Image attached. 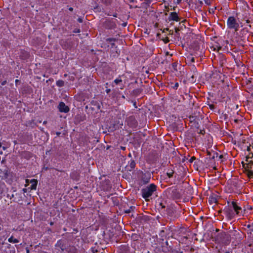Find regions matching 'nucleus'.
I'll list each match as a JSON object with an SVG mask.
<instances>
[{"label": "nucleus", "instance_id": "7", "mask_svg": "<svg viewBox=\"0 0 253 253\" xmlns=\"http://www.w3.org/2000/svg\"><path fill=\"white\" fill-rule=\"evenodd\" d=\"M219 237L220 238H224V239H227L226 241H223V240H222V242L225 245H227L229 244L230 243V240L228 239V236H227V234H226L225 233H220L219 234Z\"/></svg>", "mask_w": 253, "mask_h": 253}, {"label": "nucleus", "instance_id": "16", "mask_svg": "<svg viewBox=\"0 0 253 253\" xmlns=\"http://www.w3.org/2000/svg\"><path fill=\"white\" fill-rule=\"evenodd\" d=\"M248 175L249 177L253 178V170H249L248 171Z\"/></svg>", "mask_w": 253, "mask_h": 253}, {"label": "nucleus", "instance_id": "25", "mask_svg": "<svg viewBox=\"0 0 253 253\" xmlns=\"http://www.w3.org/2000/svg\"><path fill=\"white\" fill-rule=\"evenodd\" d=\"M195 158L194 157H192L190 159V162H192L193 160H195Z\"/></svg>", "mask_w": 253, "mask_h": 253}, {"label": "nucleus", "instance_id": "3", "mask_svg": "<svg viewBox=\"0 0 253 253\" xmlns=\"http://www.w3.org/2000/svg\"><path fill=\"white\" fill-rule=\"evenodd\" d=\"M168 219L170 221H174L178 217V215L176 211L173 210H169L168 212Z\"/></svg>", "mask_w": 253, "mask_h": 253}, {"label": "nucleus", "instance_id": "35", "mask_svg": "<svg viewBox=\"0 0 253 253\" xmlns=\"http://www.w3.org/2000/svg\"><path fill=\"white\" fill-rule=\"evenodd\" d=\"M236 232H237V231H235V230L233 231H230V233H236Z\"/></svg>", "mask_w": 253, "mask_h": 253}, {"label": "nucleus", "instance_id": "4", "mask_svg": "<svg viewBox=\"0 0 253 253\" xmlns=\"http://www.w3.org/2000/svg\"><path fill=\"white\" fill-rule=\"evenodd\" d=\"M58 108L61 112L67 113L69 111V107L63 102H60Z\"/></svg>", "mask_w": 253, "mask_h": 253}, {"label": "nucleus", "instance_id": "26", "mask_svg": "<svg viewBox=\"0 0 253 253\" xmlns=\"http://www.w3.org/2000/svg\"><path fill=\"white\" fill-rule=\"evenodd\" d=\"M6 81H3V82L1 83V85H5V84H6Z\"/></svg>", "mask_w": 253, "mask_h": 253}, {"label": "nucleus", "instance_id": "15", "mask_svg": "<svg viewBox=\"0 0 253 253\" xmlns=\"http://www.w3.org/2000/svg\"><path fill=\"white\" fill-rule=\"evenodd\" d=\"M234 213L231 212V211H227V215L229 217H232L233 216Z\"/></svg>", "mask_w": 253, "mask_h": 253}, {"label": "nucleus", "instance_id": "8", "mask_svg": "<svg viewBox=\"0 0 253 253\" xmlns=\"http://www.w3.org/2000/svg\"><path fill=\"white\" fill-rule=\"evenodd\" d=\"M219 253H232V251L231 249H227L225 246H222L218 250Z\"/></svg>", "mask_w": 253, "mask_h": 253}, {"label": "nucleus", "instance_id": "13", "mask_svg": "<svg viewBox=\"0 0 253 253\" xmlns=\"http://www.w3.org/2000/svg\"><path fill=\"white\" fill-rule=\"evenodd\" d=\"M173 172V170H171L169 172H168L167 173V175L169 176V178H170L172 176Z\"/></svg>", "mask_w": 253, "mask_h": 253}, {"label": "nucleus", "instance_id": "34", "mask_svg": "<svg viewBox=\"0 0 253 253\" xmlns=\"http://www.w3.org/2000/svg\"><path fill=\"white\" fill-rule=\"evenodd\" d=\"M69 10L70 11H72L73 10V8L72 7H70V8H69Z\"/></svg>", "mask_w": 253, "mask_h": 253}, {"label": "nucleus", "instance_id": "43", "mask_svg": "<svg viewBox=\"0 0 253 253\" xmlns=\"http://www.w3.org/2000/svg\"><path fill=\"white\" fill-rule=\"evenodd\" d=\"M247 150H248V151H250V150H251V149H250V148L248 147Z\"/></svg>", "mask_w": 253, "mask_h": 253}, {"label": "nucleus", "instance_id": "28", "mask_svg": "<svg viewBox=\"0 0 253 253\" xmlns=\"http://www.w3.org/2000/svg\"><path fill=\"white\" fill-rule=\"evenodd\" d=\"M78 21L80 23L82 22V20L81 18H78Z\"/></svg>", "mask_w": 253, "mask_h": 253}, {"label": "nucleus", "instance_id": "41", "mask_svg": "<svg viewBox=\"0 0 253 253\" xmlns=\"http://www.w3.org/2000/svg\"><path fill=\"white\" fill-rule=\"evenodd\" d=\"M27 253H29V250L28 249L26 250Z\"/></svg>", "mask_w": 253, "mask_h": 253}, {"label": "nucleus", "instance_id": "46", "mask_svg": "<svg viewBox=\"0 0 253 253\" xmlns=\"http://www.w3.org/2000/svg\"><path fill=\"white\" fill-rule=\"evenodd\" d=\"M122 98H125V96L124 95H122Z\"/></svg>", "mask_w": 253, "mask_h": 253}, {"label": "nucleus", "instance_id": "38", "mask_svg": "<svg viewBox=\"0 0 253 253\" xmlns=\"http://www.w3.org/2000/svg\"><path fill=\"white\" fill-rule=\"evenodd\" d=\"M26 190H27L26 189H23V191L24 192H26Z\"/></svg>", "mask_w": 253, "mask_h": 253}, {"label": "nucleus", "instance_id": "50", "mask_svg": "<svg viewBox=\"0 0 253 253\" xmlns=\"http://www.w3.org/2000/svg\"><path fill=\"white\" fill-rule=\"evenodd\" d=\"M1 147V143L0 142V147Z\"/></svg>", "mask_w": 253, "mask_h": 253}, {"label": "nucleus", "instance_id": "21", "mask_svg": "<svg viewBox=\"0 0 253 253\" xmlns=\"http://www.w3.org/2000/svg\"><path fill=\"white\" fill-rule=\"evenodd\" d=\"M204 1L207 5H210L211 4L210 0H204Z\"/></svg>", "mask_w": 253, "mask_h": 253}, {"label": "nucleus", "instance_id": "19", "mask_svg": "<svg viewBox=\"0 0 253 253\" xmlns=\"http://www.w3.org/2000/svg\"><path fill=\"white\" fill-rule=\"evenodd\" d=\"M163 41L165 43H167L169 42V40L168 37H166L165 39H163Z\"/></svg>", "mask_w": 253, "mask_h": 253}, {"label": "nucleus", "instance_id": "32", "mask_svg": "<svg viewBox=\"0 0 253 253\" xmlns=\"http://www.w3.org/2000/svg\"><path fill=\"white\" fill-rule=\"evenodd\" d=\"M56 133L57 136H59L61 134V133L59 132H57Z\"/></svg>", "mask_w": 253, "mask_h": 253}, {"label": "nucleus", "instance_id": "27", "mask_svg": "<svg viewBox=\"0 0 253 253\" xmlns=\"http://www.w3.org/2000/svg\"><path fill=\"white\" fill-rule=\"evenodd\" d=\"M252 226L253 225L249 224V225H247V228L250 229L252 228Z\"/></svg>", "mask_w": 253, "mask_h": 253}, {"label": "nucleus", "instance_id": "1", "mask_svg": "<svg viewBox=\"0 0 253 253\" xmlns=\"http://www.w3.org/2000/svg\"><path fill=\"white\" fill-rule=\"evenodd\" d=\"M157 186L154 184H151L141 189L142 196L146 201H149V198L156 191Z\"/></svg>", "mask_w": 253, "mask_h": 253}, {"label": "nucleus", "instance_id": "45", "mask_svg": "<svg viewBox=\"0 0 253 253\" xmlns=\"http://www.w3.org/2000/svg\"><path fill=\"white\" fill-rule=\"evenodd\" d=\"M100 106H99V105H98V109H100Z\"/></svg>", "mask_w": 253, "mask_h": 253}, {"label": "nucleus", "instance_id": "48", "mask_svg": "<svg viewBox=\"0 0 253 253\" xmlns=\"http://www.w3.org/2000/svg\"><path fill=\"white\" fill-rule=\"evenodd\" d=\"M53 222H51V223H50V225H53Z\"/></svg>", "mask_w": 253, "mask_h": 253}, {"label": "nucleus", "instance_id": "12", "mask_svg": "<svg viewBox=\"0 0 253 253\" xmlns=\"http://www.w3.org/2000/svg\"><path fill=\"white\" fill-rule=\"evenodd\" d=\"M129 166L131 169H134L135 166V162L134 161L132 160L130 162Z\"/></svg>", "mask_w": 253, "mask_h": 253}, {"label": "nucleus", "instance_id": "52", "mask_svg": "<svg viewBox=\"0 0 253 253\" xmlns=\"http://www.w3.org/2000/svg\"><path fill=\"white\" fill-rule=\"evenodd\" d=\"M15 247H16V248H18V246H17V245H15Z\"/></svg>", "mask_w": 253, "mask_h": 253}, {"label": "nucleus", "instance_id": "10", "mask_svg": "<svg viewBox=\"0 0 253 253\" xmlns=\"http://www.w3.org/2000/svg\"><path fill=\"white\" fill-rule=\"evenodd\" d=\"M8 241L9 243H17L19 242V241L17 239H15L13 236H11L8 239Z\"/></svg>", "mask_w": 253, "mask_h": 253}, {"label": "nucleus", "instance_id": "47", "mask_svg": "<svg viewBox=\"0 0 253 253\" xmlns=\"http://www.w3.org/2000/svg\"><path fill=\"white\" fill-rule=\"evenodd\" d=\"M172 33H173V31H172L171 32H170L169 34H172Z\"/></svg>", "mask_w": 253, "mask_h": 253}, {"label": "nucleus", "instance_id": "20", "mask_svg": "<svg viewBox=\"0 0 253 253\" xmlns=\"http://www.w3.org/2000/svg\"><path fill=\"white\" fill-rule=\"evenodd\" d=\"M159 206H160V207H161L162 209L165 208V206L162 203H159Z\"/></svg>", "mask_w": 253, "mask_h": 253}, {"label": "nucleus", "instance_id": "23", "mask_svg": "<svg viewBox=\"0 0 253 253\" xmlns=\"http://www.w3.org/2000/svg\"><path fill=\"white\" fill-rule=\"evenodd\" d=\"M218 154L217 153H215L214 154L213 156L212 157V159H214L215 157H217Z\"/></svg>", "mask_w": 253, "mask_h": 253}, {"label": "nucleus", "instance_id": "39", "mask_svg": "<svg viewBox=\"0 0 253 253\" xmlns=\"http://www.w3.org/2000/svg\"><path fill=\"white\" fill-rule=\"evenodd\" d=\"M246 22H247V23H250V20H246Z\"/></svg>", "mask_w": 253, "mask_h": 253}, {"label": "nucleus", "instance_id": "18", "mask_svg": "<svg viewBox=\"0 0 253 253\" xmlns=\"http://www.w3.org/2000/svg\"><path fill=\"white\" fill-rule=\"evenodd\" d=\"M122 82V80H121V79H117L115 80V81H114V82H115V83H116V84H118L119 83H120Z\"/></svg>", "mask_w": 253, "mask_h": 253}, {"label": "nucleus", "instance_id": "14", "mask_svg": "<svg viewBox=\"0 0 253 253\" xmlns=\"http://www.w3.org/2000/svg\"><path fill=\"white\" fill-rule=\"evenodd\" d=\"M135 208L134 207L131 206L128 210L126 211V213H130Z\"/></svg>", "mask_w": 253, "mask_h": 253}, {"label": "nucleus", "instance_id": "2", "mask_svg": "<svg viewBox=\"0 0 253 253\" xmlns=\"http://www.w3.org/2000/svg\"><path fill=\"white\" fill-rule=\"evenodd\" d=\"M227 24L229 28L234 29L235 31L238 30L239 25L233 16H230L228 18Z\"/></svg>", "mask_w": 253, "mask_h": 253}, {"label": "nucleus", "instance_id": "29", "mask_svg": "<svg viewBox=\"0 0 253 253\" xmlns=\"http://www.w3.org/2000/svg\"><path fill=\"white\" fill-rule=\"evenodd\" d=\"M223 158V156L222 155H221L219 156V159H222V158Z\"/></svg>", "mask_w": 253, "mask_h": 253}, {"label": "nucleus", "instance_id": "49", "mask_svg": "<svg viewBox=\"0 0 253 253\" xmlns=\"http://www.w3.org/2000/svg\"><path fill=\"white\" fill-rule=\"evenodd\" d=\"M115 45L114 43H113L112 44V46H113V45Z\"/></svg>", "mask_w": 253, "mask_h": 253}, {"label": "nucleus", "instance_id": "22", "mask_svg": "<svg viewBox=\"0 0 253 253\" xmlns=\"http://www.w3.org/2000/svg\"><path fill=\"white\" fill-rule=\"evenodd\" d=\"M178 86V83H176L173 86V88L174 89H177Z\"/></svg>", "mask_w": 253, "mask_h": 253}, {"label": "nucleus", "instance_id": "37", "mask_svg": "<svg viewBox=\"0 0 253 253\" xmlns=\"http://www.w3.org/2000/svg\"><path fill=\"white\" fill-rule=\"evenodd\" d=\"M3 177H4V178H6V173H4V175L3 176H2V178H3Z\"/></svg>", "mask_w": 253, "mask_h": 253}, {"label": "nucleus", "instance_id": "42", "mask_svg": "<svg viewBox=\"0 0 253 253\" xmlns=\"http://www.w3.org/2000/svg\"><path fill=\"white\" fill-rule=\"evenodd\" d=\"M129 0V1H130V2H133V1H134V0Z\"/></svg>", "mask_w": 253, "mask_h": 253}, {"label": "nucleus", "instance_id": "51", "mask_svg": "<svg viewBox=\"0 0 253 253\" xmlns=\"http://www.w3.org/2000/svg\"><path fill=\"white\" fill-rule=\"evenodd\" d=\"M166 30L169 31V29L168 28H166Z\"/></svg>", "mask_w": 253, "mask_h": 253}, {"label": "nucleus", "instance_id": "6", "mask_svg": "<svg viewBox=\"0 0 253 253\" xmlns=\"http://www.w3.org/2000/svg\"><path fill=\"white\" fill-rule=\"evenodd\" d=\"M168 20L170 21H175L178 22L180 20V18L178 17L177 14L175 12H170L169 14V16L168 18Z\"/></svg>", "mask_w": 253, "mask_h": 253}, {"label": "nucleus", "instance_id": "17", "mask_svg": "<svg viewBox=\"0 0 253 253\" xmlns=\"http://www.w3.org/2000/svg\"><path fill=\"white\" fill-rule=\"evenodd\" d=\"M116 41V39H114V38H108L106 39V41L107 42H114Z\"/></svg>", "mask_w": 253, "mask_h": 253}, {"label": "nucleus", "instance_id": "9", "mask_svg": "<svg viewBox=\"0 0 253 253\" xmlns=\"http://www.w3.org/2000/svg\"><path fill=\"white\" fill-rule=\"evenodd\" d=\"M30 182L31 183V187H30L31 189V190H36V188H37V183H38L37 180L33 179L31 180Z\"/></svg>", "mask_w": 253, "mask_h": 253}, {"label": "nucleus", "instance_id": "40", "mask_svg": "<svg viewBox=\"0 0 253 253\" xmlns=\"http://www.w3.org/2000/svg\"><path fill=\"white\" fill-rule=\"evenodd\" d=\"M181 0H177V3H180Z\"/></svg>", "mask_w": 253, "mask_h": 253}, {"label": "nucleus", "instance_id": "31", "mask_svg": "<svg viewBox=\"0 0 253 253\" xmlns=\"http://www.w3.org/2000/svg\"><path fill=\"white\" fill-rule=\"evenodd\" d=\"M191 61L193 62H194L195 61V59H194V57H192L191 58Z\"/></svg>", "mask_w": 253, "mask_h": 253}, {"label": "nucleus", "instance_id": "30", "mask_svg": "<svg viewBox=\"0 0 253 253\" xmlns=\"http://www.w3.org/2000/svg\"><path fill=\"white\" fill-rule=\"evenodd\" d=\"M110 89H107L106 90V91L107 93H109L110 92Z\"/></svg>", "mask_w": 253, "mask_h": 253}, {"label": "nucleus", "instance_id": "44", "mask_svg": "<svg viewBox=\"0 0 253 253\" xmlns=\"http://www.w3.org/2000/svg\"><path fill=\"white\" fill-rule=\"evenodd\" d=\"M2 148L3 150H5L6 149V148L5 147H3Z\"/></svg>", "mask_w": 253, "mask_h": 253}, {"label": "nucleus", "instance_id": "11", "mask_svg": "<svg viewBox=\"0 0 253 253\" xmlns=\"http://www.w3.org/2000/svg\"><path fill=\"white\" fill-rule=\"evenodd\" d=\"M56 85L59 87H62L64 85V82L63 80H58L56 82Z\"/></svg>", "mask_w": 253, "mask_h": 253}, {"label": "nucleus", "instance_id": "5", "mask_svg": "<svg viewBox=\"0 0 253 253\" xmlns=\"http://www.w3.org/2000/svg\"><path fill=\"white\" fill-rule=\"evenodd\" d=\"M231 205L237 214H241L242 213V210L241 208L238 206L235 202H232Z\"/></svg>", "mask_w": 253, "mask_h": 253}, {"label": "nucleus", "instance_id": "33", "mask_svg": "<svg viewBox=\"0 0 253 253\" xmlns=\"http://www.w3.org/2000/svg\"><path fill=\"white\" fill-rule=\"evenodd\" d=\"M199 2L200 5H202L203 4V1L202 0H199Z\"/></svg>", "mask_w": 253, "mask_h": 253}, {"label": "nucleus", "instance_id": "24", "mask_svg": "<svg viewBox=\"0 0 253 253\" xmlns=\"http://www.w3.org/2000/svg\"><path fill=\"white\" fill-rule=\"evenodd\" d=\"M179 31V29L178 28H175V33H178Z\"/></svg>", "mask_w": 253, "mask_h": 253}, {"label": "nucleus", "instance_id": "53", "mask_svg": "<svg viewBox=\"0 0 253 253\" xmlns=\"http://www.w3.org/2000/svg\"><path fill=\"white\" fill-rule=\"evenodd\" d=\"M1 230V227H0V230Z\"/></svg>", "mask_w": 253, "mask_h": 253}, {"label": "nucleus", "instance_id": "36", "mask_svg": "<svg viewBox=\"0 0 253 253\" xmlns=\"http://www.w3.org/2000/svg\"><path fill=\"white\" fill-rule=\"evenodd\" d=\"M210 106V108L211 109H213V105H211Z\"/></svg>", "mask_w": 253, "mask_h": 253}]
</instances>
